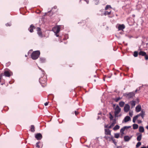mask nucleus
Returning <instances> with one entry per match:
<instances>
[{
	"mask_svg": "<svg viewBox=\"0 0 148 148\" xmlns=\"http://www.w3.org/2000/svg\"><path fill=\"white\" fill-rule=\"evenodd\" d=\"M41 78H40V79H39V81H40V82H41Z\"/></svg>",
	"mask_w": 148,
	"mask_h": 148,
	"instance_id": "46",
	"label": "nucleus"
},
{
	"mask_svg": "<svg viewBox=\"0 0 148 148\" xmlns=\"http://www.w3.org/2000/svg\"><path fill=\"white\" fill-rule=\"evenodd\" d=\"M121 115H119V116H121Z\"/></svg>",
	"mask_w": 148,
	"mask_h": 148,
	"instance_id": "59",
	"label": "nucleus"
},
{
	"mask_svg": "<svg viewBox=\"0 0 148 148\" xmlns=\"http://www.w3.org/2000/svg\"><path fill=\"white\" fill-rule=\"evenodd\" d=\"M109 115H110V117H109L110 119L111 120H112L113 119V116H112V114L110 113H109Z\"/></svg>",
	"mask_w": 148,
	"mask_h": 148,
	"instance_id": "33",
	"label": "nucleus"
},
{
	"mask_svg": "<svg viewBox=\"0 0 148 148\" xmlns=\"http://www.w3.org/2000/svg\"><path fill=\"white\" fill-rule=\"evenodd\" d=\"M31 131L32 132H34L35 131L34 127L33 125H32L31 126Z\"/></svg>",
	"mask_w": 148,
	"mask_h": 148,
	"instance_id": "28",
	"label": "nucleus"
},
{
	"mask_svg": "<svg viewBox=\"0 0 148 148\" xmlns=\"http://www.w3.org/2000/svg\"><path fill=\"white\" fill-rule=\"evenodd\" d=\"M147 148H148V146L147 147Z\"/></svg>",
	"mask_w": 148,
	"mask_h": 148,
	"instance_id": "61",
	"label": "nucleus"
},
{
	"mask_svg": "<svg viewBox=\"0 0 148 148\" xmlns=\"http://www.w3.org/2000/svg\"><path fill=\"white\" fill-rule=\"evenodd\" d=\"M135 16V15H133V17H134Z\"/></svg>",
	"mask_w": 148,
	"mask_h": 148,
	"instance_id": "52",
	"label": "nucleus"
},
{
	"mask_svg": "<svg viewBox=\"0 0 148 148\" xmlns=\"http://www.w3.org/2000/svg\"><path fill=\"white\" fill-rule=\"evenodd\" d=\"M84 1H86L87 3H88V0H84Z\"/></svg>",
	"mask_w": 148,
	"mask_h": 148,
	"instance_id": "40",
	"label": "nucleus"
},
{
	"mask_svg": "<svg viewBox=\"0 0 148 148\" xmlns=\"http://www.w3.org/2000/svg\"><path fill=\"white\" fill-rule=\"evenodd\" d=\"M115 111L114 112V116L115 117H117L119 116L118 114L121 111V108H120L118 105H117L115 108H114Z\"/></svg>",
	"mask_w": 148,
	"mask_h": 148,
	"instance_id": "3",
	"label": "nucleus"
},
{
	"mask_svg": "<svg viewBox=\"0 0 148 148\" xmlns=\"http://www.w3.org/2000/svg\"><path fill=\"white\" fill-rule=\"evenodd\" d=\"M119 134L118 133H116L114 134V137L116 138H118L119 137Z\"/></svg>",
	"mask_w": 148,
	"mask_h": 148,
	"instance_id": "31",
	"label": "nucleus"
},
{
	"mask_svg": "<svg viewBox=\"0 0 148 148\" xmlns=\"http://www.w3.org/2000/svg\"><path fill=\"white\" fill-rule=\"evenodd\" d=\"M105 127H107V126H105Z\"/></svg>",
	"mask_w": 148,
	"mask_h": 148,
	"instance_id": "56",
	"label": "nucleus"
},
{
	"mask_svg": "<svg viewBox=\"0 0 148 148\" xmlns=\"http://www.w3.org/2000/svg\"><path fill=\"white\" fill-rule=\"evenodd\" d=\"M45 59L44 58H40V62L41 63H43L45 62Z\"/></svg>",
	"mask_w": 148,
	"mask_h": 148,
	"instance_id": "24",
	"label": "nucleus"
},
{
	"mask_svg": "<svg viewBox=\"0 0 148 148\" xmlns=\"http://www.w3.org/2000/svg\"><path fill=\"white\" fill-rule=\"evenodd\" d=\"M146 128L148 130V125L147 126Z\"/></svg>",
	"mask_w": 148,
	"mask_h": 148,
	"instance_id": "50",
	"label": "nucleus"
},
{
	"mask_svg": "<svg viewBox=\"0 0 148 148\" xmlns=\"http://www.w3.org/2000/svg\"><path fill=\"white\" fill-rule=\"evenodd\" d=\"M138 90L137 89H136L135 91V92H136Z\"/></svg>",
	"mask_w": 148,
	"mask_h": 148,
	"instance_id": "49",
	"label": "nucleus"
},
{
	"mask_svg": "<svg viewBox=\"0 0 148 148\" xmlns=\"http://www.w3.org/2000/svg\"><path fill=\"white\" fill-rule=\"evenodd\" d=\"M56 35L57 37H58L59 36V35L57 34H56Z\"/></svg>",
	"mask_w": 148,
	"mask_h": 148,
	"instance_id": "48",
	"label": "nucleus"
},
{
	"mask_svg": "<svg viewBox=\"0 0 148 148\" xmlns=\"http://www.w3.org/2000/svg\"><path fill=\"white\" fill-rule=\"evenodd\" d=\"M109 8H112L111 6L110 5H107L105 9V10H107Z\"/></svg>",
	"mask_w": 148,
	"mask_h": 148,
	"instance_id": "29",
	"label": "nucleus"
},
{
	"mask_svg": "<svg viewBox=\"0 0 148 148\" xmlns=\"http://www.w3.org/2000/svg\"><path fill=\"white\" fill-rule=\"evenodd\" d=\"M4 75L5 77H9L11 75L9 71H5L4 73Z\"/></svg>",
	"mask_w": 148,
	"mask_h": 148,
	"instance_id": "14",
	"label": "nucleus"
},
{
	"mask_svg": "<svg viewBox=\"0 0 148 148\" xmlns=\"http://www.w3.org/2000/svg\"><path fill=\"white\" fill-rule=\"evenodd\" d=\"M105 134L106 135L111 136V131L108 129H105Z\"/></svg>",
	"mask_w": 148,
	"mask_h": 148,
	"instance_id": "11",
	"label": "nucleus"
},
{
	"mask_svg": "<svg viewBox=\"0 0 148 148\" xmlns=\"http://www.w3.org/2000/svg\"><path fill=\"white\" fill-rule=\"evenodd\" d=\"M141 144L140 142H138L136 145V148L138 147Z\"/></svg>",
	"mask_w": 148,
	"mask_h": 148,
	"instance_id": "30",
	"label": "nucleus"
},
{
	"mask_svg": "<svg viewBox=\"0 0 148 148\" xmlns=\"http://www.w3.org/2000/svg\"><path fill=\"white\" fill-rule=\"evenodd\" d=\"M3 75H4V74H3V73L0 74V77H1V78Z\"/></svg>",
	"mask_w": 148,
	"mask_h": 148,
	"instance_id": "37",
	"label": "nucleus"
},
{
	"mask_svg": "<svg viewBox=\"0 0 148 148\" xmlns=\"http://www.w3.org/2000/svg\"><path fill=\"white\" fill-rule=\"evenodd\" d=\"M124 140L126 141H128L130 140V137L128 136H126L124 137Z\"/></svg>",
	"mask_w": 148,
	"mask_h": 148,
	"instance_id": "20",
	"label": "nucleus"
},
{
	"mask_svg": "<svg viewBox=\"0 0 148 148\" xmlns=\"http://www.w3.org/2000/svg\"><path fill=\"white\" fill-rule=\"evenodd\" d=\"M113 121V123H115L116 120L115 119H114Z\"/></svg>",
	"mask_w": 148,
	"mask_h": 148,
	"instance_id": "44",
	"label": "nucleus"
},
{
	"mask_svg": "<svg viewBox=\"0 0 148 148\" xmlns=\"http://www.w3.org/2000/svg\"><path fill=\"white\" fill-rule=\"evenodd\" d=\"M130 128V126H125L123 128H122L120 130V132L121 133L122 135V136L124 134V131Z\"/></svg>",
	"mask_w": 148,
	"mask_h": 148,
	"instance_id": "6",
	"label": "nucleus"
},
{
	"mask_svg": "<svg viewBox=\"0 0 148 148\" xmlns=\"http://www.w3.org/2000/svg\"><path fill=\"white\" fill-rule=\"evenodd\" d=\"M142 121L140 120H138V123H141Z\"/></svg>",
	"mask_w": 148,
	"mask_h": 148,
	"instance_id": "38",
	"label": "nucleus"
},
{
	"mask_svg": "<svg viewBox=\"0 0 148 148\" xmlns=\"http://www.w3.org/2000/svg\"><path fill=\"white\" fill-rule=\"evenodd\" d=\"M37 33L38 34V35L39 36L41 37L42 36V34L41 32L40 31V29L39 27H37Z\"/></svg>",
	"mask_w": 148,
	"mask_h": 148,
	"instance_id": "13",
	"label": "nucleus"
},
{
	"mask_svg": "<svg viewBox=\"0 0 148 148\" xmlns=\"http://www.w3.org/2000/svg\"><path fill=\"white\" fill-rule=\"evenodd\" d=\"M40 143V142H38L36 143V147L39 148H40V146L39 145V144Z\"/></svg>",
	"mask_w": 148,
	"mask_h": 148,
	"instance_id": "34",
	"label": "nucleus"
},
{
	"mask_svg": "<svg viewBox=\"0 0 148 148\" xmlns=\"http://www.w3.org/2000/svg\"><path fill=\"white\" fill-rule=\"evenodd\" d=\"M141 106L140 105L137 106L136 108V111L138 112L141 111Z\"/></svg>",
	"mask_w": 148,
	"mask_h": 148,
	"instance_id": "12",
	"label": "nucleus"
},
{
	"mask_svg": "<svg viewBox=\"0 0 148 148\" xmlns=\"http://www.w3.org/2000/svg\"><path fill=\"white\" fill-rule=\"evenodd\" d=\"M94 81H95V82H96V80H94Z\"/></svg>",
	"mask_w": 148,
	"mask_h": 148,
	"instance_id": "58",
	"label": "nucleus"
},
{
	"mask_svg": "<svg viewBox=\"0 0 148 148\" xmlns=\"http://www.w3.org/2000/svg\"><path fill=\"white\" fill-rule=\"evenodd\" d=\"M75 114L76 115H77L78 114V113L76 111H75Z\"/></svg>",
	"mask_w": 148,
	"mask_h": 148,
	"instance_id": "45",
	"label": "nucleus"
},
{
	"mask_svg": "<svg viewBox=\"0 0 148 148\" xmlns=\"http://www.w3.org/2000/svg\"><path fill=\"white\" fill-rule=\"evenodd\" d=\"M111 77V76H108V77L109 78H110V77Z\"/></svg>",
	"mask_w": 148,
	"mask_h": 148,
	"instance_id": "51",
	"label": "nucleus"
},
{
	"mask_svg": "<svg viewBox=\"0 0 148 148\" xmlns=\"http://www.w3.org/2000/svg\"><path fill=\"white\" fill-rule=\"evenodd\" d=\"M121 98L120 97H118L116 98L115 99V101L116 102H117L119 100H120L121 99Z\"/></svg>",
	"mask_w": 148,
	"mask_h": 148,
	"instance_id": "32",
	"label": "nucleus"
},
{
	"mask_svg": "<svg viewBox=\"0 0 148 148\" xmlns=\"http://www.w3.org/2000/svg\"><path fill=\"white\" fill-rule=\"evenodd\" d=\"M146 52L142 51H140L138 53L139 55L142 56H145V55H146Z\"/></svg>",
	"mask_w": 148,
	"mask_h": 148,
	"instance_id": "16",
	"label": "nucleus"
},
{
	"mask_svg": "<svg viewBox=\"0 0 148 148\" xmlns=\"http://www.w3.org/2000/svg\"><path fill=\"white\" fill-rule=\"evenodd\" d=\"M48 102H47L45 103L44 105L45 106H47L48 105Z\"/></svg>",
	"mask_w": 148,
	"mask_h": 148,
	"instance_id": "39",
	"label": "nucleus"
},
{
	"mask_svg": "<svg viewBox=\"0 0 148 148\" xmlns=\"http://www.w3.org/2000/svg\"><path fill=\"white\" fill-rule=\"evenodd\" d=\"M139 131L140 132H143L144 131V129L143 127L140 126L139 127Z\"/></svg>",
	"mask_w": 148,
	"mask_h": 148,
	"instance_id": "17",
	"label": "nucleus"
},
{
	"mask_svg": "<svg viewBox=\"0 0 148 148\" xmlns=\"http://www.w3.org/2000/svg\"><path fill=\"white\" fill-rule=\"evenodd\" d=\"M139 134L137 138V140L138 141H140L142 138V134Z\"/></svg>",
	"mask_w": 148,
	"mask_h": 148,
	"instance_id": "18",
	"label": "nucleus"
},
{
	"mask_svg": "<svg viewBox=\"0 0 148 148\" xmlns=\"http://www.w3.org/2000/svg\"><path fill=\"white\" fill-rule=\"evenodd\" d=\"M145 111L143 110H141L140 113L139 114L133 118V122L134 123H135L136 120L140 116H141L142 119H144V116H145Z\"/></svg>",
	"mask_w": 148,
	"mask_h": 148,
	"instance_id": "1",
	"label": "nucleus"
},
{
	"mask_svg": "<svg viewBox=\"0 0 148 148\" xmlns=\"http://www.w3.org/2000/svg\"><path fill=\"white\" fill-rule=\"evenodd\" d=\"M25 56L26 57H27V55H25Z\"/></svg>",
	"mask_w": 148,
	"mask_h": 148,
	"instance_id": "55",
	"label": "nucleus"
},
{
	"mask_svg": "<svg viewBox=\"0 0 148 148\" xmlns=\"http://www.w3.org/2000/svg\"><path fill=\"white\" fill-rule=\"evenodd\" d=\"M104 138L106 139V140H108L110 141L111 140H112L113 141H114V137L113 136H111L110 137H109L108 136H105Z\"/></svg>",
	"mask_w": 148,
	"mask_h": 148,
	"instance_id": "9",
	"label": "nucleus"
},
{
	"mask_svg": "<svg viewBox=\"0 0 148 148\" xmlns=\"http://www.w3.org/2000/svg\"><path fill=\"white\" fill-rule=\"evenodd\" d=\"M119 127L120 126L119 125H116L113 128V129L114 130H116L119 129Z\"/></svg>",
	"mask_w": 148,
	"mask_h": 148,
	"instance_id": "23",
	"label": "nucleus"
},
{
	"mask_svg": "<svg viewBox=\"0 0 148 148\" xmlns=\"http://www.w3.org/2000/svg\"><path fill=\"white\" fill-rule=\"evenodd\" d=\"M138 55V52L137 51H135L134 53L133 56L135 57H136Z\"/></svg>",
	"mask_w": 148,
	"mask_h": 148,
	"instance_id": "27",
	"label": "nucleus"
},
{
	"mask_svg": "<svg viewBox=\"0 0 148 148\" xmlns=\"http://www.w3.org/2000/svg\"><path fill=\"white\" fill-rule=\"evenodd\" d=\"M35 138L37 140H40L42 139V136L41 134L38 133L36 135Z\"/></svg>",
	"mask_w": 148,
	"mask_h": 148,
	"instance_id": "8",
	"label": "nucleus"
},
{
	"mask_svg": "<svg viewBox=\"0 0 148 148\" xmlns=\"http://www.w3.org/2000/svg\"><path fill=\"white\" fill-rule=\"evenodd\" d=\"M144 56H145V60H148V56L146 54V55H145Z\"/></svg>",
	"mask_w": 148,
	"mask_h": 148,
	"instance_id": "35",
	"label": "nucleus"
},
{
	"mask_svg": "<svg viewBox=\"0 0 148 148\" xmlns=\"http://www.w3.org/2000/svg\"><path fill=\"white\" fill-rule=\"evenodd\" d=\"M130 116H132L131 114L130 113Z\"/></svg>",
	"mask_w": 148,
	"mask_h": 148,
	"instance_id": "53",
	"label": "nucleus"
},
{
	"mask_svg": "<svg viewBox=\"0 0 148 148\" xmlns=\"http://www.w3.org/2000/svg\"><path fill=\"white\" fill-rule=\"evenodd\" d=\"M133 127L134 129H136L138 128V126L137 124H134L133 125Z\"/></svg>",
	"mask_w": 148,
	"mask_h": 148,
	"instance_id": "19",
	"label": "nucleus"
},
{
	"mask_svg": "<svg viewBox=\"0 0 148 148\" xmlns=\"http://www.w3.org/2000/svg\"><path fill=\"white\" fill-rule=\"evenodd\" d=\"M115 123H112L111 125H112V126H113L114 125V124Z\"/></svg>",
	"mask_w": 148,
	"mask_h": 148,
	"instance_id": "41",
	"label": "nucleus"
},
{
	"mask_svg": "<svg viewBox=\"0 0 148 148\" xmlns=\"http://www.w3.org/2000/svg\"><path fill=\"white\" fill-rule=\"evenodd\" d=\"M130 110V106L128 104L125 105L124 108V111L125 112H128Z\"/></svg>",
	"mask_w": 148,
	"mask_h": 148,
	"instance_id": "7",
	"label": "nucleus"
},
{
	"mask_svg": "<svg viewBox=\"0 0 148 148\" xmlns=\"http://www.w3.org/2000/svg\"><path fill=\"white\" fill-rule=\"evenodd\" d=\"M125 104V103L123 101H121L119 103V106L121 107L123 106Z\"/></svg>",
	"mask_w": 148,
	"mask_h": 148,
	"instance_id": "21",
	"label": "nucleus"
},
{
	"mask_svg": "<svg viewBox=\"0 0 148 148\" xmlns=\"http://www.w3.org/2000/svg\"><path fill=\"white\" fill-rule=\"evenodd\" d=\"M103 80H104V81H105V78H104V79H103Z\"/></svg>",
	"mask_w": 148,
	"mask_h": 148,
	"instance_id": "54",
	"label": "nucleus"
},
{
	"mask_svg": "<svg viewBox=\"0 0 148 148\" xmlns=\"http://www.w3.org/2000/svg\"><path fill=\"white\" fill-rule=\"evenodd\" d=\"M5 25L7 26H11V24L10 23H8L6 24Z\"/></svg>",
	"mask_w": 148,
	"mask_h": 148,
	"instance_id": "36",
	"label": "nucleus"
},
{
	"mask_svg": "<svg viewBox=\"0 0 148 148\" xmlns=\"http://www.w3.org/2000/svg\"><path fill=\"white\" fill-rule=\"evenodd\" d=\"M135 95V93L134 92H130V98L133 97Z\"/></svg>",
	"mask_w": 148,
	"mask_h": 148,
	"instance_id": "26",
	"label": "nucleus"
},
{
	"mask_svg": "<svg viewBox=\"0 0 148 148\" xmlns=\"http://www.w3.org/2000/svg\"><path fill=\"white\" fill-rule=\"evenodd\" d=\"M130 121V116H127L125 118L124 120H123V123L124 122L126 123L127 121Z\"/></svg>",
	"mask_w": 148,
	"mask_h": 148,
	"instance_id": "15",
	"label": "nucleus"
},
{
	"mask_svg": "<svg viewBox=\"0 0 148 148\" xmlns=\"http://www.w3.org/2000/svg\"><path fill=\"white\" fill-rule=\"evenodd\" d=\"M111 12V10H110L109 11H105L104 13V14L105 15H109L110 14Z\"/></svg>",
	"mask_w": 148,
	"mask_h": 148,
	"instance_id": "22",
	"label": "nucleus"
},
{
	"mask_svg": "<svg viewBox=\"0 0 148 148\" xmlns=\"http://www.w3.org/2000/svg\"><path fill=\"white\" fill-rule=\"evenodd\" d=\"M39 69L40 70V69H41L40 68H39Z\"/></svg>",
	"mask_w": 148,
	"mask_h": 148,
	"instance_id": "57",
	"label": "nucleus"
},
{
	"mask_svg": "<svg viewBox=\"0 0 148 148\" xmlns=\"http://www.w3.org/2000/svg\"><path fill=\"white\" fill-rule=\"evenodd\" d=\"M139 102V99L138 98L136 99L135 101H132L131 102L132 108H133L135 105L136 103H138Z\"/></svg>",
	"mask_w": 148,
	"mask_h": 148,
	"instance_id": "5",
	"label": "nucleus"
},
{
	"mask_svg": "<svg viewBox=\"0 0 148 148\" xmlns=\"http://www.w3.org/2000/svg\"><path fill=\"white\" fill-rule=\"evenodd\" d=\"M43 74L44 75V73H43Z\"/></svg>",
	"mask_w": 148,
	"mask_h": 148,
	"instance_id": "60",
	"label": "nucleus"
},
{
	"mask_svg": "<svg viewBox=\"0 0 148 148\" xmlns=\"http://www.w3.org/2000/svg\"><path fill=\"white\" fill-rule=\"evenodd\" d=\"M117 25H118V29L119 30H122L125 28V25L123 24H117Z\"/></svg>",
	"mask_w": 148,
	"mask_h": 148,
	"instance_id": "10",
	"label": "nucleus"
},
{
	"mask_svg": "<svg viewBox=\"0 0 148 148\" xmlns=\"http://www.w3.org/2000/svg\"><path fill=\"white\" fill-rule=\"evenodd\" d=\"M113 107L114 108H114H115V107L116 106V105L115 104H113Z\"/></svg>",
	"mask_w": 148,
	"mask_h": 148,
	"instance_id": "42",
	"label": "nucleus"
},
{
	"mask_svg": "<svg viewBox=\"0 0 148 148\" xmlns=\"http://www.w3.org/2000/svg\"><path fill=\"white\" fill-rule=\"evenodd\" d=\"M34 27V26H33L32 25H30V29L29 30L30 32H33V28Z\"/></svg>",
	"mask_w": 148,
	"mask_h": 148,
	"instance_id": "25",
	"label": "nucleus"
},
{
	"mask_svg": "<svg viewBox=\"0 0 148 148\" xmlns=\"http://www.w3.org/2000/svg\"><path fill=\"white\" fill-rule=\"evenodd\" d=\"M112 127V125H110V126H109L108 127V128H111V127Z\"/></svg>",
	"mask_w": 148,
	"mask_h": 148,
	"instance_id": "43",
	"label": "nucleus"
},
{
	"mask_svg": "<svg viewBox=\"0 0 148 148\" xmlns=\"http://www.w3.org/2000/svg\"><path fill=\"white\" fill-rule=\"evenodd\" d=\"M40 54V53L39 51H34L32 54V58L33 60H36L38 58Z\"/></svg>",
	"mask_w": 148,
	"mask_h": 148,
	"instance_id": "2",
	"label": "nucleus"
},
{
	"mask_svg": "<svg viewBox=\"0 0 148 148\" xmlns=\"http://www.w3.org/2000/svg\"><path fill=\"white\" fill-rule=\"evenodd\" d=\"M60 26L57 25L53 28L52 31L55 34L58 33L60 30Z\"/></svg>",
	"mask_w": 148,
	"mask_h": 148,
	"instance_id": "4",
	"label": "nucleus"
},
{
	"mask_svg": "<svg viewBox=\"0 0 148 148\" xmlns=\"http://www.w3.org/2000/svg\"><path fill=\"white\" fill-rule=\"evenodd\" d=\"M140 148H147L145 147L144 146L141 147Z\"/></svg>",
	"mask_w": 148,
	"mask_h": 148,
	"instance_id": "47",
	"label": "nucleus"
}]
</instances>
